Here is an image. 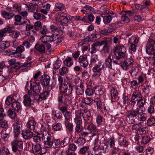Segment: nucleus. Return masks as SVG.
<instances>
[{"mask_svg":"<svg viewBox=\"0 0 155 155\" xmlns=\"http://www.w3.org/2000/svg\"><path fill=\"white\" fill-rule=\"evenodd\" d=\"M120 149L116 147H114L111 150V153L112 155H119V154Z\"/></svg>","mask_w":155,"mask_h":155,"instance_id":"60","label":"nucleus"},{"mask_svg":"<svg viewBox=\"0 0 155 155\" xmlns=\"http://www.w3.org/2000/svg\"><path fill=\"white\" fill-rule=\"evenodd\" d=\"M94 93L97 94L101 95L104 93L103 88L98 86H95L94 87Z\"/></svg>","mask_w":155,"mask_h":155,"instance_id":"34","label":"nucleus"},{"mask_svg":"<svg viewBox=\"0 0 155 155\" xmlns=\"http://www.w3.org/2000/svg\"><path fill=\"white\" fill-rule=\"evenodd\" d=\"M9 30H10V28L8 26H7L6 28L0 30V37L5 36L6 35V32Z\"/></svg>","mask_w":155,"mask_h":155,"instance_id":"35","label":"nucleus"},{"mask_svg":"<svg viewBox=\"0 0 155 155\" xmlns=\"http://www.w3.org/2000/svg\"><path fill=\"white\" fill-rule=\"evenodd\" d=\"M97 34H94L91 35L89 36V41L93 40H95L99 38V37H97Z\"/></svg>","mask_w":155,"mask_h":155,"instance_id":"63","label":"nucleus"},{"mask_svg":"<svg viewBox=\"0 0 155 155\" xmlns=\"http://www.w3.org/2000/svg\"><path fill=\"white\" fill-rule=\"evenodd\" d=\"M81 116L80 115H77L74 119V121L77 125H81L82 123V120Z\"/></svg>","mask_w":155,"mask_h":155,"instance_id":"45","label":"nucleus"},{"mask_svg":"<svg viewBox=\"0 0 155 155\" xmlns=\"http://www.w3.org/2000/svg\"><path fill=\"white\" fill-rule=\"evenodd\" d=\"M21 134L23 137L26 140L31 139L33 135V133L28 129L22 131Z\"/></svg>","mask_w":155,"mask_h":155,"instance_id":"16","label":"nucleus"},{"mask_svg":"<svg viewBox=\"0 0 155 155\" xmlns=\"http://www.w3.org/2000/svg\"><path fill=\"white\" fill-rule=\"evenodd\" d=\"M142 96L140 92L138 91H136L134 92L132 94L131 100V104L133 105V104L139 101L141 98Z\"/></svg>","mask_w":155,"mask_h":155,"instance_id":"13","label":"nucleus"},{"mask_svg":"<svg viewBox=\"0 0 155 155\" xmlns=\"http://www.w3.org/2000/svg\"><path fill=\"white\" fill-rule=\"evenodd\" d=\"M138 40L136 37H132L129 39V43L131 44V49L135 52L136 50V45H137Z\"/></svg>","mask_w":155,"mask_h":155,"instance_id":"15","label":"nucleus"},{"mask_svg":"<svg viewBox=\"0 0 155 155\" xmlns=\"http://www.w3.org/2000/svg\"><path fill=\"white\" fill-rule=\"evenodd\" d=\"M50 79V77L47 75H44L40 77V83L45 89L51 87V85L49 86Z\"/></svg>","mask_w":155,"mask_h":155,"instance_id":"7","label":"nucleus"},{"mask_svg":"<svg viewBox=\"0 0 155 155\" xmlns=\"http://www.w3.org/2000/svg\"><path fill=\"white\" fill-rule=\"evenodd\" d=\"M12 107L14 110L18 111L21 109V104L18 101L13 102L12 104Z\"/></svg>","mask_w":155,"mask_h":155,"instance_id":"31","label":"nucleus"},{"mask_svg":"<svg viewBox=\"0 0 155 155\" xmlns=\"http://www.w3.org/2000/svg\"><path fill=\"white\" fill-rule=\"evenodd\" d=\"M119 24H120V22H117L114 23H112L109 25V29L110 31H111V32L114 30H116L120 26Z\"/></svg>","mask_w":155,"mask_h":155,"instance_id":"33","label":"nucleus"},{"mask_svg":"<svg viewBox=\"0 0 155 155\" xmlns=\"http://www.w3.org/2000/svg\"><path fill=\"white\" fill-rule=\"evenodd\" d=\"M133 62V60L132 58H127L121 65V67L124 70L127 71L130 66H132Z\"/></svg>","mask_w":155,"mask_h":155,"instance_id":"11","label":"nucleus"},{"mask_svg":"<svg viewBox=\"0 0 155 155\" xmlns=\"http://www.w3.org/2000/svg\"><path fill=\"white\" fill-rule=\"evenodd\" d=\"M112 59L111 58V56L109 55L107 58L105 59V62L104 63L106 68H109L112 69Z\"/></svg>","mask_w":155,"mask_h":155,"instance_id":"26","label":"nucleus"},{"mask_svg":"<svg viewBox=\"0 0 155 155\" xmlns=\"http://www.w3.org/2000/svg\"><path fill=\"white\" fill-rule=\"evenodd\" d=\"M76 143L79 146H82L85 143V140L83 137H80L78 139Z\"/></svg>","mask_w":155,"mask_h":155,"instance_id":"43","label":"nucleus"},{"mask_svg":"<svg viewBox=\"0 0 155 155\" xmlns=\"http://www.w3.org/2000/svg\"><path fill=\"white\" fill-rule=\"evenodd\" d=\"M35 96L28 92V94L24 96L23 103L26 107L31 106V100Z\"/></svg>","mask_w":155,"mask_h":155,"instance_id":"9","label":"nucleus"},{"mask_svg":"<svg viewBox=\"0 0 155 155\" xmlns=\"http://www.w3.org/2000/svg\"><path fill=\"white\" fill-rule=\"evenodd\" d=\"M93 99L87 97L84 98L83 100V102L85 104L89 105L93 101Z\"/></svg>","mask_w":155,"mask_h":155,"instance_id":"54","label":"nucleus"},{"mask_svg":"<svg viewBox=\"0 0 155 155\" xmlns=\"http://www.w3.org/2000/svg\"><path fill=\"white\" fill-rule=\"evenodd\" d=\"M68 72V69L65 67H63L59 70V73L61 75H64Z\"/></svg>","mask_w":155,"mask_h":155,"instance_id":"44","label":"nucleus"},{"mask_svg":"<svg viewBox=\"0 0 155 155\" xmlns=\"http://www.w3.org/2000/svg\"><path fill=\"white\" fill-rule=\"evenodd\" d=\"M55 6L56 9L60 11L63 10L64 8V5L60 3H56L55 4Z\"/></svg>","mask_w":155,"mask_h":155,"instance_id":"53","label":"nucleus"},{"mask_svg":"<svg viewBox=\"0 0 155 155\" xmlns=\"http://www.w3.org/2000/svg\"><path fill=\"white\" fill-rule=\"evenodd\" d=\"M126 48L123 46H118L114 47L113 50L115 58L119 60L124 58L125 56Z\"/></svg>","mask_w":155,"mask_h":155,"instance_id":"3","label":"nucleus"},{"mask_svg":"<svg viewBox=\"0 0 155 155\" xmlns=\"http://www.w3.org/2000/svg\"><path fill=\"white\" fill-rule=\"evenodd\" d=\"M1 127L5 129V130H7V129H6L8 127V125L7 123V122L5 120L2 121L1 122Z\"/></svg>","mask_w":155,"mask_h":155,"instance_id":"64","label":"nucleus"},{"mask_svg":"<svg viewBox=\"0 0 155 155\" xmlns=\"http://www.w3.org/2000/svg\"><path fill=\"white\" fill-rule=\"evenodd\" d=\"M89 148V146H84L80 149L79 152L80 153L84 154L87 152L88 151Z\"/></svg>","mask_w":155,"mask_h":155,"instance_id":"48","label":"nucleus"},{"mask_svg":"<svg viewBox=\"0 0 155 155\" xmlns=\"http://www.w3.org/2000/svg\"><path fill=\"white\" fill-rule=\"evenodd\" d=\"M83 130V127L81 125H77L75 128V131L76 133H81Z\"/></svg>","mask_w":155,"mask_h":155,"instance_id":"57","label":"nucleus"},{"mask_svg":"<svg viewBox=\"0 0 155 155\" xmlns=\"http://www.w3.org/2000/svg\"><path fill=\"white\" fill-rule=\"evenodd\" d=\"M155 123V118H149L147 120V124L149 126H151Z\"/></svg>","mask_w":155,"mask_h":155,"instance_id":"55","label":"nucleus"},{"mask_svg":"<svg viewBox=\"0 0 155 155\" xmlns=\"http://www.w3.org/2000/svg\"><path fill=\"white\" fill-rule=\"evenodd\" d=\"M142 137L141 142V143L143 144L148 143L151 140L150 137L148 136H144Z\"/></svg>","mask_w":155,"mask_h":155,"instance_id":"36","label":"nucleus"},{"mask_svg":"<svg viewBox=\"0 0 155 155\" xmlns=\"http://www.w3.org/2000/svg\"><path fill=\"white\" fill-rule=\"evenodd\" d=\"M79 62L80 65L84 68L87 67L88 64L87 56L86 55L81 56L79 58Z\"/></svg>","mask_w":155,"mask_h":155,"instance_id":"14","label":"nucleus"},{"mask_svg":"<svg viewBox=\"0 0 155 155\" xmlns=\"http://www.w3.org/2000/svg\"><path fill=\"white\" fill-rule=\"evenodd\" d=\"M30 90L28 91L29 93L35 96L40 92L41 87L40 83L37 80L32 83H30Z\"/></svg>","mask_w":155,"mask_h":155,"instance_id":"5","label":"nucleus"},{"mask_svg":"<svg viewBox=\"0 0 155 155\" xmlns=\"http://www.w3.org/2000/svg\"><path fill=\"white\" fill-rule=\"evenodd\" d=\"M138 72V69L137 68L133 67L131 68V70L130 71V73L131 76L134 77L136 76Z\"/></svg>","mask_w":155,"mask_h":155,"instance_id":"39","label":"nucleus"},{"mask_svg":"<svg viewBox=\"0 0 155 155\" xmlns=\"http://www.w3.org/2000/svg\"><path fill=\"white\" fill-rule=\"evenodd\" d=\"M98 45L96 42H95L92 45L91 48V51L90 52L91 54L94 53L96 52V48L98 46Z\"/></svg>","mask_w":155,"mask_h":155,"instance_id":"50","label":"nucleus"},{"mask_svg":"<svg viewBox=\"0 0 155 155\" xmlns=\"http://www.w3.org/2000/svg\"><path fill=\"white\" fill-rule=\"evenodd\" d=\"M69 89H68V87L67 84L65 83H63L62 84H60L59 86V89L60 92L63 93H65L68 90L72 92L73 90V87L72 85L71 84H68Z\"/></svg>","mask_w":155,"mask_h":155,"instance_id":"12","label":"nucleus"},{"mask_svg":"<svg viewBox=\"0 0 155 155\" xmlns=\"http://www.w3.org/2000/svg\"><path fill=\"white\" fill-rule=\"evenodd\" d=\"M98 138V137L97 136V138L94 141V146L93 148V149L94 151V149H96V148L98 147V146H100L101 144V142L100 141Z\"/></svg>","mask_w":155,"mask_h":155,"instance_id":"49","label":"nucleus"},{"mask_svg":"<svg viewBox=\"0 0 155 155\" xmlns=\"http://www.w3.org/2000/svg\"><path fill=\"white\" fill-rule=\"evenodd\" d=\"M12 151L17 155H21L23 151V142L17 140H13L11 143Z\"/></svg>","mask_w":155,"mask_h":155,"instance_id":"2","label":"nucleus"},{"mask_svg":"<svg viewBox=\"0 0 155 155\" xmlns=\"http://www.w3.org/2000/svg\"><path fill=\"white\" fill-rule=\"evenodd\" d=\"M70 142V138L66 137L64 138V140L61 142V145L62 147H64L65 146L69 144Z\"/></svg>","mask_w":155,"mask_h":155,"instance_id":"38","label":"nucleus"},{"mask_svg":"<svg viewBox=\"0 0 155 155\" xmlns=\"http://www.w3.org/2000/svg\"><path fill=\"white\" fill-rule=\"evenodd\" d=\"M8 116L11 118L14 119L16 116V114L14 111L9 109L8 111Z\"/></svg>","mask_w":155,"mask_h":155,"instance_id":"46","label":"nucleus"},{"mask_svg":"<svg viewBox=\"0 0 155 155\" xmlns=\"http://www.w3.org/2000/svg\"><path fill=\"white\" fill-rule=\"evenodd\" d=\"M129 17L123 14L122 15L121 19L124 22L128 23L130 21V19Z\"/></svg>","mask_w":155,"mask_h":155,"instance_id":"58","label":"nucleus"},{"mask_svg":"<svg viewBox=\"0 0 155 155\" xmlns=\"http://www.w3.org/2000/svg\"><path fill=\"white\" fill-rule=\"evenodd\" d=\"M13 102L12 97H8L6 98L5 102L7 105H9L10 104L12 105Z\"/></svg>","mask_w":155,"mask_h":155,"instance_id":"62","label":"nucleus"},{"mask_svg":"<svg viewBox=\"0 0 155 155\" xmlns=\"http://www.w3.org/2000/svg\"><path fill=\"white\" fill-rule=\"evenodd\" d=\"M146 52L149 54L152 55V57H150L148 58L149 60H151L152 59H155V47L147 46Z\"/></svg>","mask_w":155,"mask_h":155,"instance_id":"18","label":"nucleus"},{"mask_svg":"<svg viewBox=\"0 0 155 155\" xmlns=\"http://www.w3.org/2000/svg\"><path fill=\"white\" fill-rule=\"evenodd\" d=\"M42 134H38L36 136H33V139L34 141L36 143L39 142L41 140V138Z\"/></svg>","mask_w":155,"mask_h":155,"instance_id":"42","label":"nucleus"},{"mask_svg":"<svg viewBox=\"0 0 155 155\" xmlns=\"http://www.w3.org/2000/svg\"><path fill=\"white\" fill-rule=\"evenodd\" d=\"M119 144L121 146L127 147L129 145L128 142L123 136H120L118 138V140Z\"/></svg>","mask_w":155,"mask_h":155,"instance_id":"25","label":"nucleus"},{"mask_svg":"<svg viewBox=\"0 0 155 155\" xmlns=\"http://www.w3.org/2000/svg\"><path fill=\"white\" fill-rule=\"evenodd\" d=\"M87 129L89 133L92 134V135H91V136L93 137L96 135L98 131L95 126L92 124L88 125L87 126Z\"/></svg>","mask_w":155,"mask_h":155,"instance_id":"17","label":"nucleus"},{"mask_svg":"<svg viewBox=\"0 0 155 155\" xmlns=\"http://www.w3.org/2000/svg\"><path fill=\"white\" fill-rule=\"evenodd\" d=\"M21 126V122L19 121H17L15 123L13 124V130L15 137H17L20 134V129Z\"/></svg>","mask_w":155,"mask_h":155,"instance_id":"10","label":"nucleus"},{"mask_svg":"<svg viewBox=\"0 0 155 155\" xmlns=\"http://www.w3.org/2000/svg\"><path fill=\"white\" fill-rule=\"evenodd\" d=\"M53 128L55 131H61L62 130V125L60 123H57L53 126Z\"/></svg>","mask_w":155,"mask_h":155,"instance_id":"47","label":"nucleus"},{"mask_svg":"<svg viewBox=\"0 0 155 155\" xmlns=\"http://www.w3.org/2000/svg\"><path fill=\"white\" fill-rule=\"evenodd\" d=\"M147 46L155 47V41L152 38L148 39Z\"/></svg>","mask_w":155,"mask_h":155,"instance_id":"51","label":"nucleus"},{"mask_svg":"<svg viewBox=\"0 0 155 155\" xmlns=\"http://www.w3.org/2000/svg\"><path fill=\"white\" fill-rule=\"evenodd\" d=\"M105 68L104 63L101 61L98 62L97 64L93 68L92 70L94 72H100L101 70Z\"/></svg>","mask_w":155,"mask_h":155,"instance_id":"19","label":"nucleus"},{"mask_svg":"<svg viewBox=\"0 0 155 155\" xmlns=\"http://www.w3.org/2000/svg\"><path fill=\"white\" fill-rule=\"evenodd\" d=\"M110 45L108 44H107L104 45L100 52L103 56H105L106 54H109L110 53Z\"/></svg>","mask_w":155,"mask_h":155,"instance_id":"23","label":"nucleus"},{"mask_svg":"<svg viewBox=\"0 0 155 155\" xmlns=\"http://www.w3.org/2000/svg\"><path fill=\"white\" fill-rule=\"evenodd\" d=\"M64 64L68 67H70L73 64V61L72 58L70 57L67 58L64 61Z\"/></svg>","mask_w":155,"mask_h":155,"instance_id":"37","label":"nucleus"},{"mask_svg":"<svg viewBox=\"0 0 155 155\" xmlns=\"http://www.w3.org/2000/svg\"><path fill=\"white\" fill-rule=\"evenodd\" d=\"M32 149L34 152H38L41 154H43L45 153L42 151V148L41 145L38 143L34 145L32 144Z\"/></svg>","mask_w":155,"mask_h":155,"instance_id":"24","label":"nucleus"},{"mask_svg":"<svg viewBox=\"0 0 155 155\" xmlns=\"http://www.w3.org/2000/svg\"><path fill=\"white\" fill-rule=\"evenodd\" d=\"M9 36L14 38H17L20 35L19 32L14 30H12L10 28V30L8 31Z\"/></svg>","mask_w":155,"mask_h":155,"instance_id":"28","label":"nucleus"},{"mask_svg":"<svg viewBox=\"0 0 155 155\" xmlns=\"http://www.w3.org/2000/svg\"><path fill=\"white\" fill-rule=\"evenodd\" d=\"M36 123L33 118H30L26 126L28 129L34 130L36 126Z\"/></svg>","mask_w":155,"mask_h":155,"instance_id":"20","label":"nucleus"},{"mask_svg":"<svg viewBox=\"0 0 155 155\" xmlns=\"http://www.w3.org/2000/svg\"><path fill=\"white\" fill-rule=\"evenodd\" d=\"M31 66L30 63H25L23 64L22 65L19 67L18 69L20 70H22L27 68L28 67Z\"/></svg>","mask_w":155,"mask_h":155,"instance_id":"52","label":"nucleus"},{"mask_svg":"<svg viewBox=\"0 0 155 155\" xmlns=\"http://www.w3.org/2000/svg\"><path fill=\"white\" fill-rule=\"evenodd\" d=\"M35 48L40 53H43L45 52V46L43 45L39 44L37 43L35 46Z\"/></svg>","mask_w":155,"mask_h":155,"instance_id":"27","label":"nucleus"},{"mask_svg":"<svg viewBox=\"0 0 155 155\" xmlns=\"http://www.w3.org/2000/svg\"><path fill=\"white\" fill-rule=\"evenodd\" d=\"M56 84V81L54 80H53L51 84V87H48V88L45 89L46 90L40 94L39 95V99H41L42 100L46 99L49 96V92L55 86Z\"/></svg>","mask_w":155,"mask_h":155,"instance_id":"6","label":"nucleus"},{"mask_svg":"<svg viewBox=\"0 0 155 155\" xmlns=\"http://www.w3.org/2000/svg\"><path fill=\"white\" fill-rule=\"evenodd\" d=\"M144 110L143 109L141 110L136 109L134 110H130L128 112L127 120H129V123L132 124L135 122L134 118L137 119L141 121H145L147 118V114L144 113H143Z\"/></svg>","mask_w":155,"mask_h":155,"instance_id":"1","label":"nucleus"},{"mask_svg":"<svg viewBox=\"0 0 155 155\" xmlns=\"http://www.w3.org/2000/svg\"><path fill=\"white\" fill-rule=\"evenodd\" d=\"M79 115L82 116L85 120H89L91 116V113L89 110L87 109H84L83 111L80 113Z\"/></svg>","mask_w":155,"mask_h":155,"instance_id":"22","label":"nucleus"},{"mask_svg":"<svg viewBox=\"0 0 155 155\" xmlns=\"http://www.w3.org/2000/svg\"><path fill=\"white\" fill-rule=\"evenodd\" d=\"M137 80L138 81V83L140 84V83H142L145 82L146 84H147L148 82L147 81L146 77L143 75H140L137 78Z\"/></svg>","mask_w":155,"mask_h":155,"instance_id":"32","label":"nucleus"},{"mask_svg":"<svg viewBox=\"0 0 155 155\" xmlns=\"http://www.w3.org/2000/svg\"><path fill=\"white\" fill-rule=\"evenodd\" d=\"M142 125L140 124H134L132 126V129L137 131H139Z\"/></svg>","mask_w":155,"mask_h":155,"instance_id":"61","label":"nucleus"},{"mask_svg":"<svg viewBox=\"0 0 155 155\" xmlns=\"http://www.w3.org/2000/svg\"><path fill=\"white\" fill-rule=\"evenodd\" d=\"M41 138L44 141L45 146L46 147H51L53 143V140L52 136L48 131H45L41 135Z\"/></svg>","mask_w":155,"mask_h":155,"instance_id":"4","label":"nucleus"},{"mask_svg":"<svg viewBox=\"0 0 155 155\" xmlns=\"http://www.w3.org/2000/svg\"><path fill=\"white\" fill-rule=\"evenodd\" d=\"M110 94L111 97L113 98H115L117 96L118 93L116 89L112 88L111 90Z\"/></svg>","mask_w":155,"mask_h":155,"instance_id":"41","label":"nucleus"},{"mask_svg":"<svg viewBox=\"0 0 155 155\" xmlns=\"http://www.w3.org/2000/svg\"><path fill=\"white\" fill-rule=\"evenodd\" d=\"M94 102L96 105L97 108L101 109L102 108V104L101 100L99 98H96L94 100Z\"/></svg>","mask_w":155,"mask_h":155,"instance_id":"40","label":"nucleus"},{"mask_svg":"<svg viewBox=\"0 0 155 155\" xmlns=\"http://www.w3.org/2000/svg\"><path fill=\"white\" fill-rule=\"evenodd\" d=\"M94 92V87L93 89L88 88L87 89L86 91V94L87 95L91 96L92 95Z\"/></svg>","mask_w":155,"mask_h":155,"instance_id":"56","label":"nucleus"},{"mask_svg":"<svg viewBox=\"0 0 155 155\" xmlns=\"http://www.w3.org/2000/svg\"><path fill=\"white\" fill-rule=\"evenodd\" d=\"M10 152L8 148L3 147L0 148V155H10Z\"/></svg>","mask_w":155,"mask_h":155,"instance_id":"30","label":"nucleus"},{"mask_svg":"<svg viewBox=\"0 0 155 155\" xmlns=\"http://www.w3.org/2000/svg\"><path fill=\"white\" fill-rule=\"evenodd\" d=\"M146 103V99L143 97H142L140 99L139 101L137 102V105H135L133 104V107L132 109L130 110H134L136 109H138L139 110L143 109V110H144V105Z\"/></svg>","mask_w":155,"mask_h":155,"instance_id":"8","label":"nucleus"},{"mask_svg":"<svg viewBox=\"0 0 155 155\" xmlns=\"http://www.w3.org/2000/svg\"><path fill=\"white\" fill-rule=\"evenodd\" d=\"M76 93L78 95L82 94L84 92L83 84L81 82L79 86L76 85L75 87Z\"/></svg>","mask_w":155,"mask_h":155,"instance_id":"21","label":"nucleus"},{"mask_svg":"<svg viewBox=\"0 0 155 155\" xmlns=\"http://www.w3.org/2000/svg\"><path fill=\"white\" fill-rule=\"evenodd\" d=\"M64 117L65 118V119L68 122L70 120V117L71 116V112L70 111H67L64 114Z\"/></svg>","mask_w":155,"mask_h":155,"instance_id":"59","label":"nucleus"},{"mask_svg":"<svg viewBox=\"0 0 155 155\" xmlns=\"http://www.w3.org/2000/svg\"><path fill=\"white\" fill-rule=\"evenodd\" d=\"M99 61L98 56L97 54H92L91 56L90 60V64L92 65L95 64L96 62Z\"/></svg>","mask_w":155,"mask_h":155,"instance_id":"29","label":"nucleus"}]
</instances>
